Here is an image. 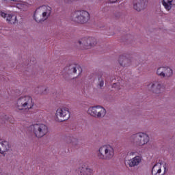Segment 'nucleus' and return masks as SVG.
Segmentation results:
<instances>
[{
  "instance_id": "nucleus-1",
  "label": "nucleus",
  "mask_w": 175,
  "mask_h": 175,
  "mask_svg": "<svg viewBox=\"0 0 175 175\" xmlns=\"http://www.w3.org/2000/svg\"><path fill=\"white\" fill-rule=\"evenodd\" d=\"M51 14V7L47 5H43L42 7H40L35 11L33 18L36 23H42V21L47 20Z\"/></svg>"
},
{
  "instance_id": "nucleus-2",
  "label": "nucleus",
  "mask_w": 175,
  "mask_h": 175,
  "mask_svg": "<svg viewBox=\"0 0 175 175\" xmlns=\"http://www.w3.org/2000/svg\"><path fill=\"white\" fill-rule=\"evenodd\" d=\"M98 157L100 159L110 161L114 157V148L110 145H104L99 148Z\"/></svg>"
},
{
  "instance_id": "nucleus-3",
  "label": "nucleus",
  "mask_w": 175,
  "mask_h": 175,
  "mask_svg": "<svg viewBox=\"0 0 175 175\" xmlns=\"http://www.w3.org/2000/svg\"><path fill=\"white\" fill-rule=\"evenodd\" d=\"M33 129V133L36 137H43L49 133V127L43 123H36L28 127V130Z\"/></svg>"
},
{
  "instance_id": "nucleus-4",
  "label": "nucleus",
  "mask_w": 175,
  "mask_h": 175,
  "mask_svg": "<svg viewBox=\"0 0 175 175\" xmlns=\"http://www.w3.org/2000/svg\"><path fill=\"white\" fill-rule=\"evenodd\" d=\"M33 107V102L32 98L29 96L21 97L17 101V109L18 110H24V109H32Z\"/></svg>"
},
{
  "instance_id": "nucleus-5",
  "label": "nucleus",
  "mask_w": 175,
  "mask_h": 175,
  "mask_svg": "<svg viewBox=\"0 0 175 175\" xmlns=\"http://www.w3.org/2000/svg\"><path fill=\"white\" fill-rule=\"evenodd\" d=\"M74 21L79 24H84L90 20V13L87 11H76L73 14Z\"/></svg>"
},
{
  "instance_id": "nucleus-6",
  "label": "nucleus",
  "mask_w": 175,
  "mask_h": 175,
  "mask_svg": "<svg viewBox=\"0 0 175 175\" xmlns=\"http://www.w3.org/2000/svg\"><path fill=\"white\" fill-rule=\"evenodd\" d=\"M133 143L137 146H144L150 141V137L144 133H139L133 135Z\"/></svg>"
},
{
  "instance_id": "nucleus-7",
  "label": "nucleus",
  "mask_w": 175,
  "mask_h": 175,
  "mask_svg": "<svg viewBox=\"0 0 175 175\" xmlns=\"http://www.w3.org/2000/svg\"><path fill=\"white\" fill-rule=\"evenodd\" d=\"M88 114L96 117V118H102L104 116H106V109L101 106L91 107L88 110Z\"/></svg>"
},
{
  "instance_id": "nucleus-8",
  "label": "nucleus",
  "mask_w": 175,
  "mask_h": 175,
  "mask_svg": "<svg viewBox=\"0 0 175 175\" xmlns=\"http://www.w3.org/2000/svg\"><path fill=\"white\" fill-rule=\"evenodd\" d=\"M56 121L58 122H64V121H68L70 118V112L66 109L59 108L56 111Z\"/></svg>"
},
{
  "instance_id": "nucleus-9",
  "label": "nucleus",
  "mask_w": 175,
  "mask_h": 175,
  "mask_svg": "<svg viewBox=\"0 0 175 175\" xmlns=\"http://www.w3.org/2000/svg\"><path fill=\"white\" fill-rule=\"evenodd\" d=\"M79 43L83 44L84 49H88V47H92L96 44V39L92 37L84 38L79 41Z\"/></svg>"
},
{
  "instance_id": "nucleus-10",
  "label": "nucleus",
  "mask_w": 175,
  "mask_h": 175,
  "mask_svg": "<svg viewBox=\"0 0 175 175\" xmlns=\"http://www.w3.org/2000/svg\"><path fill=\"white\" fill-rule=\"evenodd\" d=\"M1 16L3 18H6V21L10 24H16L17 21V16L13 14H6L5 12H1Z\"/></svg>"
},
{
  "instance_id": "nucleus-11",
  "label": "nucleus",
  "mask_w": 175,
  "mask_h": 175,
  "mask_svg": "<svg viewBox=\"0 0 175 175\" xmlns=\"http://www.w3.org/2000/svg\"><path fill=\"white\" fill-rule=\"evenodd\" d=\"M152 175H163L165 174V171L162 173V164L161 163H156L152 168Z\"/></svg>"
},
{
  "instance_id": "nucleus-12",
  "label": "nucleus",
  "mask_w": 175,
  "mask_h": 175,
  "mask_svg": "<svg viewBox=\"0 0 175 175\" xmlns=\"http://www.w3.org/2000/svg\"><path fill=\"white\" fill-rule=\"evenodd\" d=\"M148 88H150L151 91L154 92V94H159L161 92L162 85H161L158 82H154L148 85Z\"/></svg>"
},
{
  "instance_id": "nucleus-13",
  "label": "nucleus",
  "mask_w": 175,
  "mask_h": 175,
  "mask_svg": "<svg viewBox=\"0 0 175 175\" xmlns=\"http://www.w3.org/2000/svg\"><path fill=\"white\" fill-rule=\"evenodd\" d=\"M142 162V157L136 156L133 158L131 160L129 161V165L130 167H133V166H137Z\"/></svg>"
},
{
  "instance_id": "nucleus-14",
  "label": "nucleus",
  "mask_w": 175,
  "mask_h": 175,
  "mask_svg": "<svg viewBox=\"0 0 175 175\" xmlns=\"http://www.w3.org/2000/svg\"><path fill=\"white\" fill-rule=\"evenodd\" d=\"M137 3L134 2V9L137 10V12H140V10H143L144 9V0H136Z\"/></svg>"
},
{
  "instance_id": "nucleus-15",
  "label": "nucleus",
  "mask_w": 175,
  "mask_h": 175,
  "mask_svg": "<svg viewBox=\"0 0 175 175\" xmlns=\"http://www.w3.org/2000/svg\"><path fill=\"white\" fill-rule=\"evenodd\" d=\"M0 146L3 147V151L2 149L0 148V154H3V151H9V148H10V146H9V142L7 141H3L2 139H0Z\"/></svg>"
},
{
  "instance_id": "nucleus-16",
  "label": "nucleus",
  "mask_w": 175,
  "mask_h": 175,
  "mask_svg": "<svg viewBox=\"0 0 175 175\" xmlns=\"http://www.w3.org/2000/svg\"><path fill=\"white\" fill-rule=\"evenodd\" d=\"M69 69L70 70H72V73H76V72H77L78 70L79 75H81V72H83V69L81 68V67H80V66L77 64L70 65Z\"/></svg>"
},
{
  "instance_id": "nucleus-17",
  "label": "nucleus",
  "mask_w": 175,
  "mask_h": 175,
  "mask_svg": "<svg viewBox=\"0 0 175 175\" xmlns=\"http://www.w3.org/2000/svg\"><path fill=\"white\" fill-rule=\"evenodd\" d=\"M163 6L166 10H170L173 6V0H163Z\"/></svg>"
},
{
  "instance_id": "nucleus-18",
  "label": "nucleus",
  "mask_w": 175,
  "mask_h": 175,
  "mask_svg": "<svg viewBox=\"0 0 175 175\" xmlns=\"http://www.w3.org/2000/svg\"><path fill=\"white\" fill-rule=\"evenodd\" d=\"M79 170L81 175H91V173H92V170L85 167V165L79 168Z\"/></svg>"
},
{
  "instance_id": "nucleus-19",
  "label": "nucleus",
  "mask_w": 175,
  "mask_h": 175,
  "mask_svg": "<svg viewBox=\"0 0 175 175\" xmlns=\"http://www.w3.org/2000/svg\"><path fill=\"white\" fill-rule=\"evenodd\" d=\"M173 76V70L169 67H165L164 77H170Z\"/></svg>"
},
{
  "instance_id": "nucleus-20",
  "label": "nucleus",
  "mask_w": 175,
  "mask_h": 175,
  "mask_svg": "<svg viewBox=\"0 0 175 175\" xmlns=\"http://www.w3.org/2000/svg\"><path fill=\"white\" fill-rule=\"evenodd\" d=\"M165 67H160L157 69V73L159 76H161V77H165Z\"/></svg>"
},
{
  "instance_id": "nucleus-21",
  "label": "nucleus",
  "mask_w": 175,
  "mask_h": 175,
  "mask_svg": "<svg viewBox=\"0 0 175 175\" xmlns=\"http://www.w3.org/2000/svg\"><path fill=\"white\" fill-rule=\"evenodd\" d=\"M112 88H117V90H121V88H120V83H113L112 85Z\"/></svg>"
},
{
  "instance_id": "nucleus-22",
  "label": "nucleus",
  "mask_w": 175,
  "mask_h": 175,
  "mask_svg": "<svg viewBox=\"0 0 175 175\" xmlns=\"http://www.w3.org/2000/svg\"><path fill=\"white\" fill-rule=\"evenodd\" d=\"M76 142H77V139H76V138H72L71 139V143H72V144H76Z\"/></svg>"
},
{
  "instance_id": "nucleus-23",
  "label": "nucleus",
  "mask_w": 175,
  "mask_h": 175,
  "mask_svg": "<svg viewBox=\"0 0 175 175\" xmlns=\"http://www.w3.org/2000/svg\"><path fill=\"white\" fill-rule=\"evenodd\" d=\"M104 84H105V82L103 81V80H101L100 81L99 85L100 87H103Z\"/></svg>"
},
{
  "instance_id": "nucleus-24",
  "label": "nucleus",
  "mask_w": 175,
  "mask_h": 175,
  "mask_svg": "<svg viewBox=\"0 0 175 175\" xmlns=\"http://www.w3.org/2000/svg\"><path fill=\"white\" fill-rule=\"evenodd\" d=\"M109 2H110V3H114L117 2V0H109Z\"/></svg>"
},
{
  "instance_id": "nucleus-25",
  "label": "nucleus",
  "mask_w": 175,
  "mask_h": 175,
  "mask_svg": "<svg viewBox=\"0 0 175 175\" xmlns=\"http://www.w3.org/2000/svg\"><path fill=\"white\" fill-rule=\"evenodd\" d=\"M134 154H135V152H130V155H134Z\"/></svg>"
},
{
  "instance_id": "nucleus-26",
  "label": "nucleus",
  "mask_w": 175,
  "mask_h": 175,
  "mask_svg": "<svg viewBox=\"0 0 175 175\" xmlns=\"http://www.w3.org/2000/svg\"><path fill=\"white\" fill-rule=\"evenodd\" d=\"M12 1L13 2H17V0H10Z\"/></svg>"
},
{
  "instance_id": "nucleus-27",
  "label": "nucleus",
  "mask_w": 175,
  "mask_h": 175,
  "mask_svg": "<svg viewBox=\"0 0 175 175\" xmlns=\"http://www.w3.org/2000/svg\"><path fill=\"white\" fill-rule=\"evenodd\" d=\"M23 8H24V6H25V4H21Z\"/></svg>"
},
{
  "instance_id": "nucleus-28",
  "label": "nucleus",
  "mask_w": 175,
  "mask_h": 175,
  "mask_svg": "<svg viewBox=\"0 0 175 175\" xmlns=\"http://www.w3.org/2000/svg\"><path fill=\"white\" fill-rule=\"evenodd\" d=\"M120 64L122 66V63H121V62H120Z\"/></svg>"
},
{
  "instance_id": "nucleus-29",
  "label": "nucleus",
  "mask_w": 175,
  "mask_h": 175,
  "mask_svg": "<svg viewBox=\"0 0 175 175\" xmlns=\"http://www.w3.org/2000/svg\"><path fill=\"white\" fill-rule=\"evenodd\" d=\"M73 1H76V0H71V2H73Z\"/></svg>"
},
{
  "instance_id": "nucleus-30",
  "label": "nucleus",
  "mask_w": 175,
  "mask_h": 175,
  "mask_svg": "<svg viewBox=\"0 0 175 175\" xmlns=\"http://www.w3.org/2000/svg\"><path fill=\"white\" fill-rule=\"evenodd\" d=\"M164 170H166V167H164Z\"/></svg>"
},
{
  "instance_id": "nucleus-31",
  "label": "nucleus",
  "mask_w": 175,
  "mask_h": 175,
  "mask_svg": "<svg viewBox=\"0 0 175 175\" xmlns=\"http://www.w3.org/2000/svg\"><path fill=\"white\" fill-rule=\"evenodd\" d=\"M124 61H126V59H124Z\"/></svg>"
}]
</instances>
